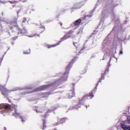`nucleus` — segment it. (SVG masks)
I'll list each match as a JSON object with an SVG mask.
<instances>
[{
	"instance_id": "3",
	"label": "nucleus",
	"mask_w": 130,
	"mask_h": 130,
	"mask_svg": "<svg viewBox=\"0 0 130 130\" xmlns=\"http://www.w3.org/2000/svg\"><path fill=\"white\" fill-rule=\"evenodd\" d=\"M15 113L13 114V115L15 116V117H20L22 119V122H24L25 120H26V118L24 117H22L20 116V115L18 113H17V112L16 111V109H15Z\"/></svg>"
},
{
	"instance_id": "4",
	"label": "nucleus",
	"mask_w": 130,
	"mask_h": 130,
	"mask_svg": "<svg viewBox=\"0 0 130 130\" xmlns=\"http://www.w3.org/2000/svg\"><path fill=\"white\" fill-rule=\"evenodd\" d=\"M128 123H130V119H128ZM121 128L124 130H130V126H127L125 124H122Z\"/></svg>"
},
{
	"instance_id": "6",
	"label": "nucleus",
	"mask_w": 130,
	"mask_h": 130,
	"mask_svg": "<svg viewBox=\"0 0 130 130\" xmlns=\"http://www.w3.org/2000/svg\"><path fill=\"white\" fill-rule=\"evenodd\" d=\"M2 92L3 95H6L9 93V91L6 88H3L2 90Z\"/></svg>"
},
{
	"instance_id": "1",
	"label": "nucleus",
	"mask_w": 130,
	"mask_h": 130,
	"mask_svg": "<svg viewBox=\"0 0 130 130\" xmlns=\"http://www.w3.org/2000/svg\"><path fill=\"white\" fill-rule=\"evenodd\" d=\"M93 95H90V96H89L88 95H86L85 96H84L82 99L80 101V104L78 105V106H80V105H81V104L84 103V101L87 100V99H91V98H93Z\"/></svg>"
},
{
	"instance_id": "9",
	"label": "nucleus",
	"mask_w": 130,
	"mask_h": 130,
	"mask_svg": "<svg viewBox=\"0 0 130 130\" xmlns=\"http://www.w3.org/2000/svg\"><path fill=\"white\" fill-rule=\"evenodd\" d=\"M46 127V125H45V123H43V129H44V128H45Z\"/></svg>"
},
{
	"instance_id": "13",
	"label": "nucleus",
	"mask_w": 130,
	"mask_h": 130,
	"mask_svg": "<svg viewBox=\"0 0 130 130\" xmlns=\"http://www.w3.org/2000/svg\"><path fill=\"white\" fill-rule=\"evenodd\" d=\"M67 77L64 79V80H63V81H67Z\"/></svg>"
},
{
	"instance_id": "8",
	"label": "nucleus",
	"mask_w": 130,
	"mask_h": 130,
	"mask_svg": "<svg viewBox=\"0 0 130 130\" xmlns=\"http://www.w3.org/2000/svg\"><path fill=\"white\" fill-rule=\"evenodd\" d=\"M68 38H69V36H64L61 39V40L62 41H63V40H66V39H68Z\"/></svg>"
},
{
	"instance_id": "5",
	"label": "nucleus",
	"mask_w": 130,
	"mask_h": 130,
	"mask_svg": "<svg viewBox=\"0 0 130 130\" xmlns=\"http://www.w3.org/2000/svg\"><path fill=\"white\" fill-rule=\"evenodd\" d=\"M57 45H59V43H58L55 45H50L49 44H46L45 47H47V48H51V47H55V46H57Z\"/></svg>"
},
{
	"instance_id": "15",
	"label": "nucleus",
	"mask_w": 130,
	"mask_h": 130,
	"mask_svg": "<svg viewBox=\"0 0 130 130\" xmlns=\"http://www.w3.org/2000/svg\"><path fill=\"white\" fill-rule=\"evenodd\" d=\"M86 108H88V106H86Z\"/></svg>"
},
{
	"instance_id": "12",
	"label": "nucleus",
	"mask_w": 130,
	"mask_h": 130,
	"mask_svg": "<svg viewBox=\"0 0 130 130\" xmlns=\"http://www.w3.org/2000/svg\"><path fill=\"white\" fill-rule=\"evenodd\" d=\"M123 53V52H122V51H120V54H122Z\"/></svg>"
},
{
	"instance_id": "10",
	"label": "nucleus",
	"mask_w": 130,
	"mask_h": 130,
	"mask_svg": "<svg viewBox=\"0 0 130 130\" xmlns=\"http://www.w3.org/2000/svg\"><path fill=\"white\" fill-rule=\"evenodd\" d=\"M23 53H24V54H29V53H30V52H24Z\"/></svg>"
},
{
	"instance_id": "2",
	"label": "nucleus",
	"mask_w": 130,
	"mask_h": 130,
	"mask_svg": "<svg viewBox=\"0 0 130 130\" xmlns=\"http://www.w3.org/2000/svg\"><path fill=\"white\" fill-rule=\"evenodd\" d=\"M1 108H4L5 110H9V109H11V106L9 104H1L0 105V109Z\"/></svg>"
},
{
	"instance_id": "16",
	"label": "nucleus",
	"mask_w": 130,
	"mask_h": 130,
	"mask_svg": "<svg viewBox=\"0 0 130 130\" xmlns=\"http://www.w3.org/2000/svg\"><path fill=\"white\" fill-rule=\"evenodd\" d=\"M42 90V89H39V90Z\"/></svg>"
},
{
	"instance_id": "7",
	"label": "nucleus",
	"mask_w": 130,
	"mask_h": 130,
	"mask_svg": "<svg viewBox=\"0 0 130 130\" xmlns=\"http://www.w3.org/2000/svg\"><path fill=\"white\" fill-rule=\"evenodd\" d=\"M80 23H81V20L78 19L74 22V25L75 26H78V25H79Z\"/></svg>"
},
{
	"instance_id": "14",
	"label": "nucleus",
	"mask_w": 130,
	"mask_h": 130,
	"mask_svg": "<svg viewBox=\"0 0 130 130\" xmlns=\"http://www.w3.org/2000/svg\"><path fill=\"white\" fill-rule=\"evenodd\" d=\"M29 37H34V36H30Z\"/></svg>"
},
{
	"instance_id": "11",
	"label": "nucleus",
	"mask_w": 130,
	"mask_h": 130,
	"mask_svg": "<svg viewBox=\"0 0 130 130\" xmlns=\"http://www.w3.org/2000/svg\"><path fill=\"white\" fill-rule=\"evenodd\" d=\"M12 107H14V109H15L16 107H17V106H15V105H13Z\"/></svg>"
}]
</instances>
